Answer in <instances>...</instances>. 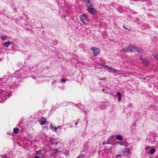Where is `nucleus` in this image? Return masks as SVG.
<instances>
[{"mask_svg": "<svg viewBox=\"0 0 158 158\" xmlns=\"http://www.w3.org/2000/svg\"><path fill=\"white\" fill-rule=\"evenodd\" d=\"M143 62L144 66L147 65L149 63V62L147 59H144L143 60Z\"/></svg>", "mask_w": 158, "mask_h": 158, "instance_id": "17", "label": "nucleus"}, {"mask_svg": "<svg viewBox=\"0 0 158 158\" xmlns=\"http://www.w3.org/2000/svg\"><path fill=\"white\" fill-rule=\"evenodd\" d=\"M1 38L2 40H5L7 38V37L5 35L1 36Z\"/></svg>", "mask_w": 158, "mask_h": 158, "instance_id": "22", "label": "nucleus"}, {"mask_svg": "<svg viewBox=\"0 0 158 158\" xmlns=\"http://www.w3.org/2000/svg\"><path fill=\"white\" fill-rule=\"evenodd\" d=\"M102 91H105V89H102Z\"/></svg>", "mask_w": 158, "mask_h": 158, "instance_id": "39", "label": "nucleus"}, {"mask_svg": "<svg viewBox=\"0 0 158 158\" xmlns=\"http://www.w3.org/2000/svg\"><path fill=\"white\" fill-rule=\"evenodd\" d=\"M150 158H151V157H150Z\"/></svg>", "mask_w": 158, "mask_h": 158, "instance_id": "41", "label": "nucleus"}, {"mask_svg": "<svg viewBox=\"0 0 158 158\" xmlns=\"http://www.w3.org/2000/svg\"><path fill=\"white\" fill-rule=\"evenodd\" d=\"M104 66L106 68H108L109 69H110V67H108L107 65H104Z\"/></svg>", "mask_w": 158, "mask_h": 158, "instance_id": "33", "label": "nucleus"}, {"mask_svg": "<svg viewBox=\"0 0 158 158\" xmlns=\"http://www.w3.org/2000/svg\"><path fill=\"white\" fill-rule=\"evenodd\" d=\"M36 154L39 155L41 157H43L44 154L42 153V151L41 150L37 151L36 152Z\"/></svg>", "mask_w": 158, "mask_h": 158, "instance_id": "14", "label": "nucleus"}, {"mask_svg": "<svg viewBox=\"0 0 158 158\" xmlns=\"http://www.w3.org/2000/svg\"><path fill=\"white\" fill-rule=\"evenodd\" d=\"M108 71L109 72H113L114 73H115L117 72V70L115 69L110 67V69L108 70Z\"/></svg>", "mask_w": 158, "mask_h": 158, "instance_id": "16", "label": "nucleus"}, {"mask_svg": "<svg viewBox=\"0 0 158 158\" xmlns=\"http://www.w3.org/2000/svg\"><path fill=\"white\" fill-rule=\"evenodd\" d=\"M11 94L12 93L10 92L9 93L2 89H0V95L2 100V101L1 102H4L7 98L11 96Z\"/></svg>", "mask_w": 158, "mask_h": 158, "instance_id": "1", "label": "nucleus"}, {"mask_svg": "<svg viewBox=\"0 0 158 158\" xmlns=\"http://www.w3.org/2000/svg\"><path fill=\"white\" fill-rule=\"evenodd\" d=\"M122 156L121 155H117L116 156V158H121L122 157Z\"/></svg>", "mask_w": 158, "mask_h": 158, "instance_id": "26", "label": "nucleus"}, {"mask_svg": "<svg viewBox=\"0 0 158 158\" xmlns=\"http://www.w3.org/2000/svg\"><path fill=\"white\" fill-rule=\"evenodd\" d=\"M121 98H122V96H118V101H120L121 99Z\"/></svg>", "mask_w": 158, "mask_h": 158, "instance_id": "27", "label": "nucleus"}, {"mask_svg": "<svg viewBox=\"0 0 158 158\" xmlns=\"http://www.w3.org/2000/svg\"><path fill=\"white\" fill-rule=\"evenodd\" d=\"M145 149L146 151H148V153H149L151 155L153 154L156 151V149L155 148H152L150 146H148L145 148Z\"/></svg>", "mask_w": 158, "mask_h": 158, "instance_id": "4", "label": "nucleus"}, {"mask_svg": "<svg viewBox=\"0 0 158 158\" xmlns=\"http://www.w3.org/2000/svg\"><path fill=\"white\" fill-rule=\"evenodd\" d=\"M80 19L82 22L85 25L88 24L89 22V19L85 15H83L81 16Z\"/></svg>", "mask_w": 158, "mask_h": 158, "instance_id": "3", "label": "nucleus"}, {"mask_svg": "<svg viewBox=\"0 0 158 158\" xmlns=\"http://www.w3.org/2000/svg\"><path fill=\"white\" fill-rule=\"evenodd\" d=\"M154 135L153 134H152L150 135L149 138L148 137V138L146 139V141H148V140L149 142L151 144H152V143H154L155 140Z\"/></svg>", "mask_w": 158, "mask_h": 158, "instance_id": "6", "label": "nucleus"}, {"mask_svg": "<svg viewBox=\"0 0 158 158\" xmlns=\"http://www.w3.org/2000/svg\"><path fill=\"white\" fill-rule=\"evenodd\" d=\"M61 81L62 82H65L66 81V80L63 79L62 78H61Z\"/></svg>", "mask_w": 158, "mask_h": 158, "instance_id": "29", "label": "nucleus"}, {"mask_svg": "<svg viewBox=\"0 0 158 158\" xmlns=\"http://www.w3.org/2000/svg\"><path fill=\"white\" fill-rule=\"evenodd\" d=\"M114 137V135H112L111 137H110L107 140L108 142H109V143H110L111 142H112L113 140L112 139Z\"/></svg>", "mask_w": 158, "mask_h": 158, "instance_id": "20", "label": "nucleus"}, {"mask_svg": "<svg viewBox=\"0 0 158 158\" xmlns=\"http://www.w3.org/2000/svg\"><path fill=\"white\" fill-rule=\"evenodd\" d=\"M2 81L4 82V79H0V83H1Z\"/></svg>", "mask_w": 158, "mask_h": 158, "instance_id": "31", "label": "nucleus"}, {"mask_svg": "<svg viewBox=\"0 0 158 158\" xmlns=\"http://www.w3.org/2000/svg\"><path fill=\"white\" fill-rule=\"evenodd\" d=\"M77 123H75V125H77Z\"/></svg>", "mask_w": 158, "mask_h": 158, "instance_id": "38", "label": "nucleus"}, {"mask_svg": "<svg viewBox=\"0 0 158 158\" xmlns=\"http://www.w3.org/2000/svg\"><path fill=\"white\" fill-rule=\"evenodd\" d=\"M153 56L158 60V55H154Z\"/></svg>", "mask_w": 158, "mask_h": 158, "instance_id": "24", "label": "nucleus"}, {"mask_svg": "<svg viewBox=\"0 0 158 158\" xmlns=\"http://www.w3.org/2000/svg\"><path fill=\"white\" fill-rule=\"evenodd\" d=\"M14 132L15 133H18L19 131V129L18 128H14L13 129Z\"/></svg>", "mask_w": 158, "mask_h": 158, "instance_id": "21", "label": "nucleus"}, {"mask_svg": "<svg viewBox=\"0 0 158 158\" xmlns=\"http://www.w3.org/2000/svg\"><path fill=\"white\" fill-rule=\"evenodd\" d=\"M32 78L34 79H36V77L34 76H32Z\"/></svg>", "mask_w": 158, "mask_h": 158, "instance_id": "34", "label": "nucleus"}, {"mask_svg": "<svg viewBox=\"0 0 158 158\" xmlns=\"http://www.w3.org/2000/svg\"><path fill=\"white\" fill-rule=\"evenodd\" d=\"M116 94L118 96H122V95L119 92H118L116 93Z\"/></svg>", "mask_w": 158, "mask_h": 158, "instance_id": "25", "label": "nucleus"}, {"mask_svg": "<svg viewBox=\"0 0 158 158\" xmlns=\"http://www.w3.org/2000/svg\"><path fill=\"white\" fill-rule=\"evenodd\" d=\"M100 79L101 80H106V79L104 77V78H100Z\"/></svg>", "mask_w": 158, "mask_h": 158, "instance_id": "32", "label": "nucleus"}, {"mask_svg": "<svg viewBox=\"0 0 158 158\" xmlns=\"http://www.w3.org/2000/svg\"><path fill=\"white\" fill-rule=\"evenodd\" d=\"M87 10L89 13L92 14H94L95 12V10L93 8L88 7L87 9Z\"/></svg>", "mask_w": 158, "mask_h": 158, "instance_id": "11", "label": "nucleus"}, {"mask_svg": "<svg viewBox=\"0 0 158 158\" xmlns=\"http://www.w3.org/2000/svg\"><path fill=\"white\" fill-rule=\"evenodd\" d=\"M155 26H156L158 27V22H156L155 23Z\"/></svg>", "mask_w": 158, "mask_h": 158, "instance_id": "28", "label": "nucleus"}, {"mask_svg": "<svg viewBox=\"0 0 158 158\" xmlns=\"http://www.w3.org/2000/svg\"><path fill=\"white\" fill-rule=\"evenodd\" d=\"M50 142L52 144H55V141L53 139H51L50 140Z\"/></svg>", "mask_w": 158, "mask_h": 158, "instance_id": "23", "label": "nucleus"}, {"mask_svg": "<svg viewBox=\"0 0 158 158\" xmlns=\"http://www.w3.org/2000/svg\"><path fill=\"white\" fill-rule=\"evenodd\" d=\"M130 51L142 53L144 52V51L141 48L134 45H131Z\"/></svg>", "mask_w": 158, "mask_h": 158, "instance_id": "2", "label": "nucleus"}, {"mask_svg": "<svg viewBox=\"0 0 158 158\" xmlns=\"http://www.w3.org/2000/svg\"><path fill=\"white\" fill-rule=\"evenodd\" d=\"M123 152L126 154L127 155L131 153V150L129 148H127L124 149L123 151Z\"/></svg>", "mask_w": 158, "mask_h": 158, "instance_id": "9", "label": "nucleus"}, {"mask_svg": "<svg viewBox=\"0 0 158 158\" xmlns=\"http://www.w3.org/2000/svg\"><path fill=\"white\" fill-rule=\"evenodd\" d=\"M49 128L52 131L56 132L57 130L58 129H60V130H61V126H60L57 127H54L52 124H51L49 126Z\"/></svg>", "mask_w": 158, "mask_h": 158, "instance_id": "7", "label": "nucleus"}, {"mask_svg": "<svg viewBox=\"0 0 158 158\" xmlns=\"http://www.w3.org/2000/svg\"><path fill=\"white\" fill-rule=\"evenodd\" d=\"M52 152L53 153L56 154L59 152V151L58 150L56 149H54L52 150Z\"/></svg>", "mask_w": 158, "mask_h": 158, "instance_id": "19", "label": "nucleus"}, {"mask_svg": "<svg viewBox=\"0 0 158 158\" xmlns=\"http://www.w3.org/2000/svg\"><path fill=\"white\" fill-rule=\"evenodd\" d=\"M55 144V145H57V144H58V143H57V142H56V141H55V144Z\"/></svg>", "mask_w": 158, "mask_h": 158, "instance_id": "37", "label": "nucleus"}, {"mask_svg": "<svg viewBox=\"0 0 158 158\" xmlns=\"http://www.w3.org/2000/svg\"><path fill=\"white\" fill-rule=\"evenodd\" d=\"M90 50L93 51V54L94 56H96L100 53V50L98 48L93 47L90 48Z\"/></svg>", "mask_w": 158, "mask_h": 158, "instance_id": "5", "label": "nucleus"}, {"mask_svg": "<svg viewBox=\"0 0 158 158\" xmlns=\"http://www.w3.org/2000/svg\"><path fill=\"white\" fill-rule=\"evenodd\" d=\"M11 44V42L10 41H8L5 42L3 44V46L4 47H8Z\"/></svg>", "mask_w": 158, "mask_h": 158, "instance_id": "13", "label": "nucleus"}, {"mask_svg": "<svg viewBox=\"0 0 158 158\" xmlns=\"http://www.w3.org/2000/svg\"><path fill=\"white\" fill-rule=\"evenodd\" d=\"M86 6L88 7L91 6L92 0H85Z\"/></svg>", "mask_w": 158, "mask_h": 158, "instance_id": "12", "label": "nucleus"}, {"mask_svg": "<svg viewBox=\"0 0 158 158\" xmlns=\"http://www.w3.org/2000/svg\"><path fill=\"white\" fill-rule=\"evenodd\" d=\"M77 158H83V156L82 155H80Z\"/></svg>", "mask_w": 158, "mask_h": 158, "instance_id": "30", "label": "nucleus"}, {"mask_svg": "<svg viewBox=\"0 0 158 158\" xmlns=\"http://www.w3.org/2000/svg\"><path fill=\"white\" fill-rule=\"evenodd\" d=\"M115 137L117 139L122 140L123 139V137L121 135H116Z\"/></svg>", "mask_w": 158, "mask_h": 158, "instance_id": "18", "label": "nucleus"}, {"mask_svg": "<svg viewBox=\"0 0 158 158\" xmlns=\"http://www.w3.org/2000/svg\"><path fill=\"white\" fill-rule=\"evenodd\" d=\"M97 64L98 65H102L101 64H100V63H97Z\"/></svg>", "mask_w": 158, "mask_h": 158, "instance_id": "36", "label": "nucleus"}, {"mask_svg": "<svg viewBox=\"0 0 158 158\" xmlns=\"http://www.w3.org/2000/svg\"><path fill=\"white\" fill-rule=\"evenodd\" d=\"M127 143L125 141H122L120 142H117L115 143L116 145L119 144L121 145L124 146L125 147L127 146L128 144H127Z\"/></svg>", "mask_w": 158, "mask_h": 158, "instance_id": "8", "label": "nucleus"}, {"mask_svg": "<svg viewBox=\"0 0 158 158\" xmlns=\"http://www.w3.org/2000/svg\"><path fill=\"white\" fill-rule=\"evenodd\" d=\"M2 60V59H0V60Z\"/></svg>", "mask_w": 158, "mask_h": 158, "instance_id": "40", "label": "nucleus"}, {"mask_svg": "<svg viewBox=\"0 0 158 158\" xmlns=\"http://www.w3.org/2000/svg\"><path fill=\"white\" fill-rule=\"evenodd\" d=\"M34 158H40L38 156H35Z\"/></svg>", "mask_w": 158, "mask_h": 158, "instance_id": "35", "label": "nucleus"}, {"mask_svg": "<svg viewBox=\"0 0 158 158\" xmlns=\"http://www.w3.org/2000/svg\"><path fill=\"white\" fill-rule=\"evenodd\" d=\"M131 45L125 47L123 49V51L126 52H128L130 51Z\"/></svg>", "mask_w": 158, "mask_h": 158, "instance_id": "10", "label": "nucleus"}, {"mask_svg": "<svg viewBox=\"0 0 158 158\" xmlns=\"http://www.w3.org/2000/svg\"><path fill=\"white\" fill-rule=\"evenodd\" d=\"M40 123L41 125H44L46 123V120L44 118H42L39 120Z\"/></svg>", "mask_w": 158, "mask_h": 158, "instance_id": "15", "label": "nucleus"}]
</instances>
